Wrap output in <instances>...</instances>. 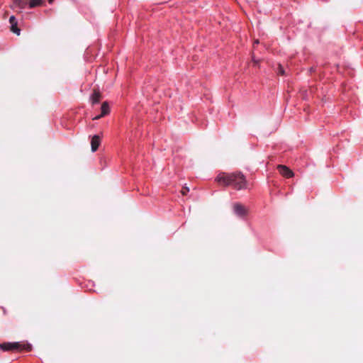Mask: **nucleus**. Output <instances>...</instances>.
Masks as SVG:
<instances>
[{
    "label": "nucleus",
    "instance_id": "1",
    "mask_svg": "<svg viewBox=\"0 0 363 363\" xmlns=\"http://www.w3.org/2000/svg\"><path fill=\"white\" fill-rule=\"evenodd\" d=\"M216 182L224 186H232L236 190L246 189L247 186V179L240 172L234 173L220 172L216 177Z\"/></svg>",
    "mask_w": 363,
    "mask_h": 363
},
{
    "label": "nucleus",
    "instance_id": "2",
    "mask_svg": "<svg viewBox=\"0 0 363 363\" xmlns=\"http://www.w3.org/2000/svg\"><path fill=\"white\" fill-rule=\"evenodd\" d=\"M0 348L3 351H11V350H30L31 346L26 342H6L0 344Z\"/></svg>",
    "mask_w": 363,
    "mask_h": 363
},
{
    "label": "nucleus",
    "instance_id": "3",
    "mask_svg": "<svg viewBox=\"0 0 363 363\" xmlns=\"http://www.w3.org/2000/svg\"><path fill=\"white\" fill-rule=\"evenodd\" d=\"M234 213L240 218H244L248 214V209L240 203H235L233 204Z\"/></svg>",
    "mask_w": 363,
    "mask_h": 363
},
{
    "label": "nucleus",
    "instance_id": "4",
    "mask_svg": "<svg viewBox=\"0 0 363 363\" xmlns=\"http://www.w3.org/2000/svg\"><path fill=\"white\" fill-rule=\"evenodd\" d=\"M277 169L279 174L286 177V178H291L294 177V174L291 169L287 167L285 165L279 164L277 166Z\"/></svg>",
    "mask_w": 363,
    "mask_h": 363
},
{
    "label": "nucleus",
    "instance_id": "5",
    "mask_svg": "<svg viewBox=\"0 0 363 363\" xmlns=\"http://www.w3.org/2000/svg\"><path fill=\"white\" fill-rule=\"evenodd\" d=\"M101 143V138L99 135H95L92 137L91 140V151L93 152H96L97 149L99 148Z\"/></svg>",
    "mask_w": 363,
    "mask_h": 363
},
{
    "label": "nucleus",
    "instance_id": "6",
    "mask_svg": "<svg viewBox=\"0 0 363 363\" xmlns=\"http://www.w3.org/2000/svg\"><path fill=\"white\" fill-rule=\"evenodd\" d=\"M9 21L11 31L18 35H20V29L17 28V21L13 16L10 17Z\"/></svg>",
    "mask_w": 363,
    "mask_h": 363
},
{
    "label": "nucleus",
    "instance_id": "7",
    "mask_svg": "<svg viewBox=\"0 0 363 363\" xmlns=\"http://www.w3.org/2000/svg\"><path fill=\"white\" fill-rule=\"evenodd\" d=\"M110 113V107L107 102H104L101 105V116H104Z\"/></svg>",
    "mask_w": 363,
    "mask_h": 363
},
{
    "label": "nucleus",
    "instance_id": "8",
    "mask_svg": "<svg viewBox=\"0 0 363 363\" xmlns=\"http://www.w3.org/2000/svg\"><path fill=\"white\" fill-rule=\"evenodd\" d=\"M100 98H101L100 93L98 91H94L91 96V101L93 104H97L99 102Z\"/></svg>",
    "mask_w": 363,
    "mask_h": 363
},
{
    "label": "nucleus",
    "instance_id": "9",
    "mask_svg": "<svg viewBox=\"0 0 363 363\" xmlns=\"http://www.w3.org/2000/svg\"><path fill=\"white\" fill-rule=\"evenodd\" d=\"M42 3L43 0H31L29 3V6L33 8L41 5Z\"/></svg>",
    "mask_w": 363,
    "mask_h": 363
},
{
    "label": "nucleus",
    "instance_id": "10",
    "mask_svg": "<svg viewBox=\"0 0 363 363\" xmlns=\"http://www.w3.org/2000/svg\"><path fill=\"white\" fill-rule=\"evenodd\" d=\"M284 69L283 68V67L281 65H279L278 66V74H280V75H284Z\"/></svg>",
    "mask_w": 363,
    "mask_h": 363
},
{
    "label": "nucleus",
    "instance_id": "11",
    "mask_svg": "<svg viewBox=\"0 0 363 363\" xmlns=\"http://www.w3.org/2000/svg\"><path fill=\"white\" fill-rule=\"evenodd\" d=\"M189 188L187 186H183V196L185 195L186 194V192H189Z\"/></svg>",
    "mask_w": 363,
    "mask_h": 363
},
{
    "label": "nucleus",
    "instance_id": "12",
    "mask_svg": "<svg viewBox=\"0 0 363 363\" xmlns=\"http://www.w3.org/2000/svg\"><path fill=\"white\" fill-rule=\"evenodd\" d=\"M102 116H101V114L99 116H96L95 117H94L92 119L93 120H98L100 118H101Z\"/></svg>",
    "mask_w": 363,
    "mask_h": 363
},
{
    "label": "nucleus",
    "instance_id": "13",
    "mask_svg": "<svg viewBox=\"0 0 363 363\" xmlns=\"http://www.w3.org/2000/svg\"><path fill=\"white\" fill-rule=\"evenodd\" d=\"M259 43V41L257 40L255 41V44H258Z\"/></svg>",
    "mask_w": 363,
    "mask_h": 363
},
{
    "label": "nucleus",
    "instance_id": "14",
    "mask_svg": "<svg viewBox=\"0 0 363 363\" xmlns=\"http://www.w3.org/2000/svg\"><path fill=\"white\" fill-rule=\"evenodd\" d=\"M254 63H255V65H256V64H257V61H256V60H254Z\"/></svg>",
    "mask_w": 363,
    "mask_h": 363
},
{
    "label": "nucleus",
    "instance_id": "15",
    "mask_svg": "<svg viewBox=\"0 0 363 363\" xmlns=\"http://www.w3.org/2000/svg\"><path fill=\"white\" fill-rule=\"evenodd\" d=\"M52 1H53V0H49L50 3H52Z\"/></svg>",
    "mask_w": 363,
    "mask_h": 363
}]
</instances>
